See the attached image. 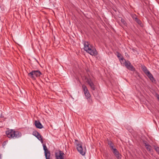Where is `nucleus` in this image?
Masks as SVG:
<instances>
[{
    "instance_id": "nucleus-24",
    "label": "nucleus",
    "mask_w": 159,
    "mask_h": 159,
    "mask_svg": "<svg viewBox=\"0 0 159 159\" xmlns=\"http://www.w3.org/2000/svg\"><path fill=\"white\" fill-rule=\"evenodd\" d=\"M132 17L134 20L135 19V18H137L136 15L135 14L133 15L132 16Z\"/></svg>"
},
{
    "instance_id": "nucleus-15",
    "label": "nucleus",
    "mask_w": 159,
    "mask_h": 159,
    "mask_svg": "<svg viewBox=\"0 0 159 159\" xmlns=\"http://www.w3.org/2000/svg\"><path fill=\"white\" fill-rule=\"evenodd\" d=\"M84 93L85 97L87 98H88L90 97V95L89 93V91H88L87 92H85Z\"/></svg>"
},
{
    "instance_id": "nucleus-11",
    "label": "nucleus",
    "mask_w": 159,
    "mask_h": 159,
    "mask_svg": "<svg viewBox=\"0 0 159 159\" xmlns=\"http://www.w3.org/2000/svg\"><path fill=\"white\" fill-rule=\"evenodd\" d=\"M108 145L109 146V147L112 150H113L115 148V145L111 141H109L108 142Z\"/></svg>"
},
{
    "instance_id": "nucleus-18",
    "label": "nucleus",
    "mask_w": 159,
    "mask_h": 159,
    "mask_svg": "<svg viewBox=\"0 0 159 159\" xmlns=\"http://www.w3.org/2000/svg\"><path fill=\"white\" fill-rule=\"evenodd\" d=\"M121 21L122 23L125 26H126L127 25V23L125 21V20L123 18H121Z\"/></svg>"
},
{
    "instance_id": "nucleus-12",
    "label": "nucleus",
    "mask_w": 159,
    "mask_h": 159,
    "mask_svg": "<svg viewBox=\"0 0 159 159\" xmlns=\"http://www.w3.org/2000/svg\"><path fill=\"white\" fill-rule=\"evenodd\" d=\"M43 148L45 154L46 153L48 154L50 153V152L48 150L45 144H43Z\"/></svg>"
},
{
    "instance_id": "nucleus-14",
    "label": "nucleus",
    "mask_w": 159,
    "mask_h": 159,
    "mask_svg": "<svg viewBox=\"0 0 159 159\" xmlns=\"http://www.w3.org/2000/svg\"><path fill=\"white\" fill-rule=\"evenodd\" d=\"M36 137L39 140H40L41 143H43V140L41 135L39 134L37 135Z\"/></svg>"
},
{
    "instance_id": "nucleus-8",
    "label": "nucleus",
    "mask_w": 159,
    "mask_h": 159,
    "mask_svg": "<svg viewBox=\"0 0 159 159\" xmlns=\"http://www.w3.org/2000/svg\"><path fill=\"white\" fill-rule=\"evenodd\" d=\"M64 154L63 152L60 151H59V155H57V153L56 154V156L57 159H64L63 155Z\"/></svg>"
},
{
    "instance_id": "nucleus-20",
    "label": "nucleus",
    "mask_w": 159,
    "mask_h": 159,
    "mask_svg": "<svg viewBox=\"0 0 159 159\" xmlns=\"http://www.w3.org/2000/svg\"><path fill=\"white\" fill-rule=\"evenodd\" d=\"M45 155L46 159H50V153H48V154L46 153L45 154Z\"/></svg>"
},
{
    "instance_id": "nucleus-17",
    "label": "nucleus",
    "mask_w": 159,
    "mask_h": 159,
    "mask_svg": "<svg viewBox=\"0 0 159 159\" xmlns=\"http://www.w3.org/2000/svg\"><path fill=\"white\" fill-rule=\"evenodd\" d=\"M134 20L139 25H141L142 24L141 21L137 17L136 18H135V19Z\"/></svg>"
},
{
    "instance_id": "nucleus-23",
    "label": "nucleus",
    "mask_w": 159,
    "mask_h": 159,
    "mask_svg": "<svg viewBox=\"0 0 159 159\" xmlns=\"http://www.w3.org/2000/svg\"><path fill=\"white\" fill-rule=\"evenodd\" d=\"M155 149L156 152L159 154V148L158 147H155Z\"/></svg>"
},
{
    "instance_id": "nucleus-16",
    "label": "nucleus",
    "mask_w": 159,
    "mask_h": 159,
    "mask_svg": "<svg viewBox=\"0 0 159 159\" xmlns=\"http://www.w3.org/2000/svg\"><path fill=\"white\" fill-rule=\"evenodd\" d=\"M82 88L83 89L84 93L85 92H87L88 91V90L86 86L85 85L83 84L82 85Z\"/></svg>"
},
{
    "instance_id": "nucleus-26",
    "label": "nucleus",
    "mask_w": 159,
    "mask_h": 159,
    "mask_svg": "<svg viewBox=\"0 0 159 159\" xmlns=\"http://www.w3.org/2000/svg\"><path fill=\"white\" fill-rule=\"evenodd\" d=\"M143 2L146 5H148L149 3L148 1H143Z\"/></svg>"
},
{
    "instance_id": "nucleus-29",
    "label": "nucleus",
    "mask_w": 159,
    "mask_h": 159,
    "mask_svg": "<svg viewBox=\"0 0 159 159\" xmlns=\"http://www.w3.org/2000/svg\"><path fill=\"white\" fill-rule=\"evenodd\" d=\"M1 155L0 154V159H1Z\"/></svg>"
},
{
    "instance_id": "nucleus-10",
    "label": "nucleus",
    "mask_w": 159,
    "mask_h": 159,
    "mask_svg": "<svg viewBox=\"0 0 159 159\" xmlns=\"http://www.w3.org/2000/svg\"><path fill=\"white\" fill-rule=\"evenodd\" d=\"M146 74L152 82L155 81V80L154 79V78L153 77L152 75L149 71Z\"/></svg>"
},
{
    "instance_id": "nucleus-9",
    "label": "nucleus",
    "mask_w": 159,
    "mask_h": 159,
    "mask_svg": "<svg viewBox=\"0 0 159 159\" xmlns=\"http://www.w3.org/2000/svg\"><path fill=\"white\" fill-rule=\"evenodd\" d=\"M34 124L36 128L39 129H41L43 128V126L40 123V122L37 120H35L34 122Z\"/></svg>"
},
{
    "instance_id": "nucleus-25",
    "label": "nucleus",
    "mask_w": 159,
    "mask_h": 159,
    "mask_svg": "<svg viewBox=\"0 0 159 159\" xmlns=\"http://www.w3.org/2000/svg\"><path fill=\"white\" fill-rule=\"evenodd\" d=\"M117 57L118 58H119L121 56V54L119 52H117Z\"/></svg>"
},
{
    "instance_id": "nucleus-27",
    "label": "nucleus",
    "mask_w": 159,
    "mask_h": 159,
    "mask_svg": "<svg viewBox=\"0 0 159 159\" xmlns=\"http://www.w3.org/2000/svg\"><path fill=\"white\" fill-rule=\"evenodd\" d=\"M156 96L159 101V95L158 94H156Z\"/></svg>"
},
{
    "instance_id": "nucleus-19",
    "label": "nucleus",
    "mask_w": 159,
    "mask_h": 159,
    "mask_svg": "<svg viewBox=\"0 0 159 159\" xmlns=\"http://www.w3.org/2000/svg\"><path fill=\"white\" fill-rule=\"evenodd\" d=\"M145 147L148 151L150 152L151 151L152 147L150 145H149Z\"/></svg>"
},
{
    "instance_id": "nucleus-3",
    "label": "nucleus",
    "mask_w": 159,
    "mask_h": 159,
    "mask_svg": "<svg viewBox=\"0 0 159 159\" xmlns=\"http://www.w3.org/2000/svg\"><path fill=\"white\" fill-rule=\"evenodd\" d=\"M75 142H77V143H75L76 145V149L79 152L82 156L84 155L85 154L86 149L85 146L84 147H82V143L81 142H79L78 140H75Z\"/></svg>"
},
{
    "instance_id": "nucleus-4",
    "label": "nucleus",
    "mask_w": 159,
    "mask_h": 159,
    "mask_svg": "<svg viewBox=\"0 0 159 159\" xmlns=\"http://www.w3.org/2000/svg\"><path fill=\"white\" fill-rule=\"evenodd\" d=\"M42 74L40 71L37 70H32L28 74V75L33 80H35L36 77H39Z\"/></svg>"
},
{
    "instance_id": "nucleus-13",
    "label": "nucleus",
    "mask_w": 159,
    "mask_h": 159,
    "mask_svg": "<svg viewBox=\"0 0 159 159\" xmlns=\"http://www.w3.org/2000/svg\"><path fill=\"white\" fill-rule=\"evenodd\" d=\"M142 69L145 74H147L148 72H149V71L147 69V67L144 66H142Z\"/></svg>"
},
{
    "instance_id": "nucleus-7",
    "label": "nucleus",
    "mask_w": 159,
    "mask_h": 159,
    "mask_svg": "<svg viewBox=\"0 0 159 159\" xmlns=\"http://www.w3.org/2000/svg\"><path fill=\"white\" fill-rule=\"evenodd\" d=\"M112 151L113 153L116 156V157L118 159H120L121 157L120 156L119 153L118 151H117V150L116 148H115V149Z\"/></svg>"
},
{
    "instance_id": "nucleus-2",
    "label": "nucleus",
    "mask_w": 159,
    "mask_h": 159,
    "mask_svg": "<svg viewBox=\"0 0 159 159\" xmlns=\"http://www.w3.org/2000/svg\"><path fill=\"white\" fill-rule=\"evenodd\" d=\"M6 134L7 137L10 138H18L21 136V134L20 132L12 129L6 131Z\"/></svg>"
},
{
    "instance_id": "nucleus-21",
    "label": "nucleus",
    "mask_w": 159,
    "mask_h": 159,
    "mask_svg": "<svg viewBox=\"0 0 159 159\" xmlns=\"http://www.w3.org/2000/svg\"><path fill=\"white\" fill-rule=\"evenodd\" d=\"M39 134V133L36 131H34L33 133V134L35 137L37 136V135L38 134Z\"/></svg>"
},
{
    "instance_id": "nucleus-28",
    "label": "nucleus",
    "mask_w": 159,
    "mask_h": 159,
    "mask_svg": "<svg viewBox=\"0 0 159 159\" xmlns=\"http://www.w3.org/2000/svg\"><path fill=\"white\" fill-rule=\"evenodd\" d=\"M120 60H122V61H123V60H124V58H123V57L121 58H120Z\"/></svg>"
},
{
    "instance_id": "nucleus-22",
    "label": "nucleus",
    "mask_w": 159,
    "mask_h": 159,
    "mask_svg": "<svg viewBox=\"0 0 159 159\" xmlns=\"http://www.w3.org/2000/svg\"><path fill=\"white\" fill-rule=\"evenodd\" d=\"M143 143L144 144L145 147H146L149 145L148 143L146 141H143Z\"/></svg>"
},
{
    "instance_id": "nucleus-6",
    "label": "nucleus",
    "mask_w": 159,
    "mask_h": 159,
    "mask_svg": "<svg viewBox=\"0 0 159 159\" xmlns=\"http://www.w3.org/2000/svg\"><path fill=\"white\" fill-rule=\"evenodd\" d=\"M86 82L89 85L91 88L92 90H95L96 88L95 85L91 79H87Z\"/></svg>"
},
{
    "instance_id": "nucleus-1",
    "label": "nucleus",
    "mask_w": 159,
    "mask_h": 159,
    "mask_svg": "<svg viewBox=\"0 0 159 159\" xmlns=\"http://www.w3.org/2000/svg\"><path fill=\"white\" fill-rule=\"evenodd\" d=\"M84 49L88 53L92 56L97 55L98 52L96 49L92 47L88 42H85L84 43Z\"/></svg>"
},
{
    "instance_id": "nucleus-5",
    "label": "nucleus",
    "mask_w": 159,
    "mask_h": 159,
    "mask_svg": "<svg viewBox=\"0 0 159 159\" xmlns=\"http://www.w3.org/2000/svg\"><path fill=\"white\" fill-rule=\"evenodd\" d=\"M125 61L124 63L126 68L129 70L132 71H135V69L134 66L131 64L130 62L128 61H126L125 60Z\"/></svg>"
}]
</instances>
